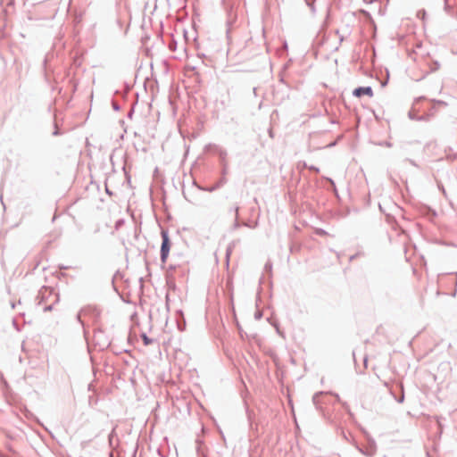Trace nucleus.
<instances>
[{
	"label": "nucleus",
	"mask_w": 457,
	"mask_h": 457,
	"mask_svg": "<svg viewBox=\"0 0 457 457\" xmlns=\"http://www.w3.org/2000/svg\"><path fill=\"white\" fill-rule=\"evenodd\" d=\"M367 363H368V359H367V358H365V359H364V366H365V367H367Z\"/></svg>",
	"instance_id": "4"
},
{
	"label": "nucleus",
	"mask_w": 457,
	"mask_h": 457,
	"mask_svg": "<svg viewBox=\"0 0 457 457\" xmlns=\"http://www.w3.org/2000/svg\"><path fill=\"white\" fill-rule=\"evenodd\" d=\"M403 395H402L400 402H403Z\"/></svg>",
	"instance_id": "6"
},
{
	"label": "nucleus",
	"mask_w": 457,
	"mask_h": 457,
	"mask_svg": "<svg viewBox=\"0 0 457 457\" xmlns=\"http://www.w3.org/2000/svg\"><path fill=\"white\" fill-rule=\"evenodd\" d=\"M51 310V306H48L46 308V311H50Z\"/></svg>",
	"instance_id": "5"
},
{
	"label": "nucleus",
	"mask_w": 457,
	"mask_h": 457,
	"mask_svg": "<svg viewBox=\"0 0 457 457\" xmlns=\"http://www.w3.org/2000/svg\"><path fill=\"white\" fill-rule=\"evenodd\" d=\"M353 94L358 98H361L362 96L371 98L373 96V90L370 87H361L355 88Z\"/></svg>",
	"instance_id": "2"
},
{
	"label": "nucleus",
	"mask_w": 457,
	"mask_h": 457,
	"mask_svg": "<svg viewBox=\"0 0 457 457\" xmlns=\"http://www.w3.org/2000/svg\"><path fill=\"white\" fill-rule=\"evenodd\" d=\"M162 248H161V257H162V261L163 262H165V261L169 255V252L170 249V244L168 233L166 231H164V230L162 231Z\"/></svg>",
	"instance_id": "1"
},
{
	"label": "nucleus",
	"mask_w": 457,
	"mask_h": 457,
	"mask_svg": "<svg viewBox=\"0 0 457 457\" xmlns=\"http://www.w3.org/2000/svg\"><path fill=\"white\" fill-rule=\"evenodd\" d=\"M143 340H144V342H145V345H149V344H150V340L147 338V337H146V336H144V337H143Z\"/></svg>",
	"instance_id": "3"
}]
</instances>
